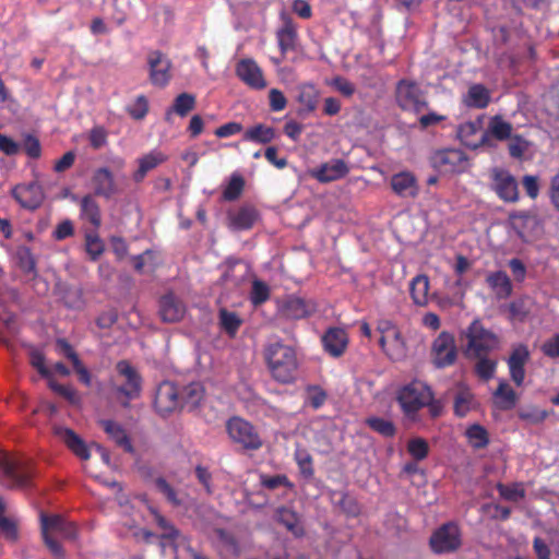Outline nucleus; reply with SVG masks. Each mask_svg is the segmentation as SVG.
Instances as JSON below:
<instances>
[{"instance_id": "f257e3e1", "label": "nucleus", "mask_w": 559, "mask_h": 559, "mask_svg": "<svg viewBox=\"0 0 559 559\" xmlns=\"http://www.w3.org/2000/svg\"><path fill=\"white\" fill-rule=\"evenodd\" d=\"M263 355L274 381L281 384H293L297 380L299 359L294 346L276 341L265 346Z\"/></svg>"}, {"instance_id": "f03ea898", "label": "nucleus", "mask_w": 559, "mask_h": 559, "mask_svg": "<svg viewBox=\"0 0 559 559\" xmlns=\"http://www.w3.org/2000/svg\"><path fill=\"white\" fill-rule=\"evenodd\" d=\"M41 537L56 559H64L66 554L63 547L51 535L50 532L59 533L64 539L75 540L79 535L78 526L74 522L67 521L59 514L47 515L40 514Z\"/></svg>"}, {"instance_id": "7ed1b4c3", "label": "nucleus", "mask_w": 559, "mask_h": 559, "mask_svg": "<svg viewBox=\"0 0 559 559\" xmlns=\"http://www.w3.org/2000/svg\"><path fill=\"white\" fill-rule=\"evenodd\" d=\"M461 336L466 338L464 354L466 357L488 356L500 346L499 336L486 329L479 319H475L462 331Z\"/></svg>"}, {"instance_id": "20e7f679", "label": "nucleus", "mask_w": 559, "mask_h": 559, "mask_svg": "<svg viewBox=\"0 0 559 559\" xmlns=\"http://www.w3.org/2000/svg\"><path fill=\"white\" fill-rule=\"evenodd\" d=\"M433 399L429 385L420 380H413L400 389L397 401L406 417L414 419L416 414Z\"/></svg>"}, {"instance_id": "39448f33", "label": "nucleus", "mask_w": 559, "mask_h": 559, "mask_svg": "<svg viewBox=\"0 0 559 559\" xmlns=\"http://www.w3.org/2000/svg\"><path fill=\"white\" fill-rule=\"evenodd\" d=\"M0 472L8 488L24 489L32 484L33 469L29 463L8 452L0 451Z\"/></svg>"}, {"instance_id": "423d86ee", "label": "nucleus", "mask_w": 559, "mask_h": 559, "mask_svg": "<svg viewBox=\"0 0 559 559\" xmlns=\"http://www.w3.org/2000/svg\"><path fill=\"white\" fill-rule=\"evenodd\" d=\"M226 431L233 442L243 450L257 451L262 448L263 440L258 429L248 420L234 416L226 423Z\"/></svg>"}, {"instance_id": "0eeeda50", "label": "nucleus", "mask_w": 559, "mask_h": 559, "mask_svg": "<svg viewBox=\"0 0 559 559\" xmlns=\"http://www.w3.org/2000/svg\"><path fill=\"white\" fill-rule=\"evenodd\" d=\"M429 547L435 555H447L462 547V532L455 522H447L436 528L429 537Z\"/></svg>"}, {"instance_id": "6e6552de", "label": "nucleus", "mask_w": 559, "mask_h": 559, "mask_svg": "<svg viewBox=\"0 0 559 559\" xmlns=\"http://www.w3.org/2000/svg\"><path fill=\"white\" fill-rule=\"evenodd\" d=\"M395 99L401 109L416 114H419L428 107V102L419 85L409 80H401L397 82Z\"/></svg>"}, {"instance_id": "1a4fd4ad", "label": "nucleus", "mask_w": 559, "mask_h": 559, "mask_svg": "<svg viewBox=\"0 0 559 559\" xmlns=\"http://www.w3.org/2000/svg\"><path fill=\"white\" fill-rule=\"evenodd\" d=\"M511 228L524 242L535 240L542 233V223L534 211H513L508 217Z\"/></svg>"}, {"instance_id": "9d476101", "label": "nucleus", "mask_w": 559, "mask_h": 559, "mask_svg": "<svg viewBox=\"0 0 559 559\" xmlns=\"http://www.w3.org/2000/svg\"><path fill=\"white\" fill-rule=\"evenodd\" d=\"M490 181L491 190L500 200L507 203H515L519 201V185L509 170L499 167L492 168L490 170Z\"/></svg>"}, {"instance_id": "9b49d317", "label": "nucleus", "mask_w": 559, "mask_h": 559, "mask_svg": "<svg viewBox=\"0 0 559 559\" xmlns=\"http://www.w3.org/2000/svg\"><path fill=\"white\" fill-rule=\"evenodd\" d=\"M457 347L455 337L448 331H442L432 342L431 360L437 368H445L455 364Z\"/></svg>"}, {"instance_id": "f8f14e48", "label": "nucleus", "mask_w": 559, "mask_h": 559, "mask_svg": "<svg viewBox=\"0 0 559 559\" xmlns=\"http://www.w3.org/2000/svg\"><path fill=\"white\" fill-rule=\"evenodd\" d=\"M430 163L440 173H462L467 166V156L460 148H442L431 155Z\"/></svg>"}, {"instance_id": "ddd939ff", "label": "nucleus", "mask_w": 559, "mask_h": 559, "mask_svg": "<svg viewBox=\"0 0 559 559\" xmlns=\"http://www.w3.org/2000/svg\"><path fill=\"white\" fill-rule=\"evenodd\" d=\"M180 405L179 390L174 382L163 381L155 391L154 408L162 417H167L177 411Z\"/></svg>"}, {"instance_id": "4468645a", "label": "nucleus", "mask_w": 559, "mask_h": 559, "mask_svg": "<svg viewBox=\"0 0 559 559\" xmlns=\"http://www.w3.org/2000/svg\"><path fill=\"white\" fill-rule=\"evenodd\" d=\"M117 371L124 379L117 391L124 395L126 400L121 402L124 407L129 406V402L140 396L142 379L139 372L128 362L121 360L117 364Z\"/></svg>"}, {"instance_id": "2eb2a0df", "label": "nucleus", "mask_w": 559, "mask_h": 559, "mask_svg": "<svg viewBox=\"0 0 559 559\" xmlns=\"http://www.w3.org/2000/svg\"><path fill=\"white\" fill-rule=\"evenodd\" d=\"M235 73L251 90L261 91L267 86L263 70L252 58L240 59L236 63Z\"/></svg>"}, {"instance_id": "dca6fc26", "label": "nucleus", "mask_w": 559, "mask_h": 559, "mask_svg": "<svg viewBox=\"0 0 559 559\" xmlns=\"http://www.w3.org/2000/svg\"><path fill=\"white\" fill-rule=\"evenodd\" d=\"M12 198L26 210H37L45 200L43 187L37 181L20 183L11 190Z\"/></svg>"}, {"instance_id": "f3484780", "label": "nucleus", "mask_w": 559, "mask_h": 559, "mask_svg": "<svg viewBox=\"0 0 559 559\" xmlns=\"http://www.w3.org/2000/svg\"><path fill=\"white\" fill-rule=\"evenodd\" d=\"M281 26L276 31L278 48L283 56L288 51H294L298 44L297 24L286 11L280 13Z\"/></svg>"}, {"instance_id": "a211bd4d", "label": "nucleus", "mask_w": 559, "mask_h": 559, "mask_svg": "<svg viewBox=\"0 0 559 559\" xmlns=\"http://www.w3.org/2000/svg\"><path fill=\"white\" fill-rule=\"evenodd\" d=\"M531 358V353L525 344H516L507 360L511 380L521 386L525 379V366Z\"/></svg>"}, {"instance_id": "6ab92c4d", "label": "nucleus", "mask_w": 559, "mask_h": 559, "mask_svg": "<svg viewBox=\"0 0 559 559\" xmlns=\"http://www.w3.org/2000/svg\"><path fill=\"white\" fill-rule=\"evenodd\" d=\"M150 67V80L153 85L158 87L166 86L170 81L171 63L160 51L150 52L147 58Z\"/></svg>"}, {"instance_id": "aec40b11", "label": "nucleus", "mask_w": 559, "mask_h": 559, "mask_svg": "<svg viewBox=\"0 0 559 559\" xmlns=\"http://www.w3.org/2000/svg\"><path fill=\"white\" fill-rule=\"evenodd\" d=\"M512 135V123L506 121L502 116L496 115L490 118L487 130L483 132V142H485V146L492 147V140L503 142Z\"/></svg>"}, {"instance_id": "412c9836", "label": "nucleus", "mask_w": 559, "mask_h": 559, "mask_svg": "<svg viewBox=\"0 0 559 559\" xmlns=\"http://www.w3.org/2000/svg\"><path fill=\"white\" fill-rule=\"evenodd\" d=\"M379 345L392 360L400 361L407 356L408 348L400 330H391L388 336H380Z\"/></svg>"}, {"instance_id": "4be33fe9", "label": "nucleus", "mask_w": 559, "mask_h": 559, "mask_svg": "<svg viewBox=\"0 0 559 559\" xmlns=\"http://www.w3.org/2000/svg\"><path fill=\"white\" fill-rule=\"evenodd\" d=\"M186 313V306L173 293H168L159 299V316L164 322L175 323L180 321Z\"/></svg>"}, {"instance_id": "5701e85b", "label": "nucleus", "mask_w": 559, "mask_h": 559, "mask_svg": "<svg viewBox=\"0 0 559 559\" xmlns=\"http://www.w3.org/2000/svg\"><path fill=\"white\" fill-rule=\"evenodd\" d=\"M180 405L189 412L199 408L205 400L206 390L202 382L194 381L182 386L179 391Z\"/></svg>"}, {"instance_id": "b1692460", "label": "nucleus", "mask_w": 559, "mask_h": 559, "mask_svg": "<svg viewBox=\"0 0 559 559\" xmlns=\"http://www.w3.org/2000/svg\"><path fill=\"white\" fill-rule=\"evenodd\" d=\"M92 183L94 194L105 199H111L119 192L112 173L106 167H100L94 171Z\"/></svg>"}, {"instance_id": "393cba45", "label": "nucleus", "mask_w": 559, "mask_h": 559, "mask_svg": "<svg viewBox=\"0 0 559 559\" xmlns=\"http://www.w3.org/2000/svg\"><path fill=\"white\" fill-rule=\"evenodd\" d=\"M316 311V305L297 296H289L282 305L283 317L289 320H300Z\"/></svg>"}, {"instance_id": "a878e982", "label": "nucleus", "mask_w": 559, "mask_h": 559, "mask_svg": "<svg viewBox=\"0 0 559 559\" xmlns=\"http://www.w3.org/2000/svg\"><path fill=\"white\" fill-rule=\"evenodd\" d=\"M349 171L348 166L343 159H332L322 164L312 170L311 176L319 182L328 183L344 178Z\"/></svg>"}, {"instance_id": "bb28decb", "label": "nucleus", "mask_w": 559, "mask_h": 559, "mask_svg": "<svg viewBox=\"0 0 559 559\" xmlns=\"http://www.w3.org/2000/svg\"><path fill=\"white\" fill-rule=\"evenodd\" d=\"M483 132L480 120L466 121L457 127L456 135L463 145L471 150H477L485 146Z\"/></svg>"}, {"instance_id": "cd10ccee", "label": "nucleus", "mask_w": 559, "mask_h": 559, "mask_svg": "<svg viewBox=\"0 0 559 559\" xmlns=\"http://www.w3.org/2000/svg\"><path fill=\"white\" fill-rule=\"evenodd\" d=\"M322 344L329 355L340 357L347 348V333L341 328H330L322 336Z\"/></svg>"}, {"instance_id": "c85d7f7f", "label": "nucleus", "mask_w": 559, "mask_h": 559, "mask_svg": "<svg viewBox=\"0 0 559 559\" xmlns=\"http://www.w3.org/2000/svg\"><path fill=\"white\" fill-rule=\"evenodd\" d=\"M80 219L90 224L88 229H99L102 226V210L92 194H86L80 200Z\"/></svg>"}, {"instance_id": "c756f323", "label": "nucleus", "mask_w": 559, "mask_h": 559, "mask_svg": "<svg viewBox=\"0 0 559 559\" xmlns=\"http://www.w3.org/2000/svg\"><path fill=\"white\" fill-rule=\"evenodd\" d=\"M258 218L259 213L251 205H243L237 211L228 213L229 227L234 230L251 229Z\"/></svg>"}, {"instance_id": "7c9ffc66", "label": "nucleus", "mask_w": 559, "mask_h": 559, "mask_svg": "<svg viewBox=\"0 0 559 559\" xmlns=\"http://www.w3.org/2000/svg\"><path fill=\"white\" fill-rule=\"evenodd\" d=\"M391 188L399 197L415 198L418 193L416 177L409 171H401L391 178Z\"/></svg>"}, {"instance_id": "2f4dec72", "label": "nucleus", "mask_w": 559, "mask_h": 559, "mask_svg": "<svg viewBox=\"0 0 559 559\" xmlns=\"http://www.w3.org/2000/svg\"><path fill=\"white\" fill-rule=\"evenodd\" d=\"M486 283L498 299H508L513 293L512 282L504 271L489 273Z\"/></svg>"}, {"instance_id": "473e14b6", "label": "nucleus", "mask_w": 559, "mask_h": 559, "mask_svg": "<svg viewBox=\"0 0 559 559\" xmlns=\"http://www.w3.org/2000/svg\"><path fill=\"white\" fill-rule=\"evenodd\" d=\"M102 427L109 438L127 453L133 454L135 452L134 447L126 431V429L118 423L107 419L100 421Z\"/></svg>"}, {"instance_id": "72a5a7b5", "label": "nucleus", "mask_w": 559, "mask_h": 559, "mask_svg": "<svg viewBox=\"0 0 559 559\" xmlns=\"http://www.w3.org/2000/svg\"><path fill=\"white\" fill-rule=\"evenodd\" d=\"M56 433L61 438L66 445L81 460H88L90 450L83 439L70 428H58Z\"/></svg>"}, {"instance_id": "f704fd0d", "label": "nucleus", "mask_w": 559, "mask_h": 559, "mask_svg": "<svg viewBox=\"0 0 559 559\" xmlns=\"http://www.w3.org/2000/svg\"><path fill=\"white\" fill-rule=\"evenodd\" d=\"M167 159V156L160 151H151L138 159L139 167L133 174V180L141 182L148 171L156 168Z\"/></svg>"}, {"instance_id": "c9c22d12", "label": "nucleus", "mask_w": 559, "mask_h": 559, "mask_svg": "<svg viewBox=\"0 0 559 559\" xmlns=\"http://www.w3.org/2000/svg\"><path fill=\"white\" fill-rule=\"evenodd\" d=\"M490 103V93L483 84L469 86L464 97V104L469 108L484 109Z\"/></svg>"}, {"instance_id": "e433bc0d", "label": "nucleus", "mask_w": 559, "mask_h": 559, "mask_svg": "<svg viewBox=\"0 0 559 559\" xmlns=\"http://www.w3.org/2000/svg\"><path fill=\"white\" fill-rule=\"evenodd\" d=\"M15 259L19 269L24 274L32 277H36L38 275L37 260L29 247L19 246L15 251Z\"/></svg>"}, {"instance_id": "4c0bfd02", "label": "nucleus", "mask_w": 559, "mask_h": 559, "mask_svg": "<svg viewBox=\"0 0 559 559\" xmlns=\"http://www.w3.org/2000/svg\"><path fill=\"white\" fill-rule=\"evenodd\" d=\"M197 99L195 96L189 93L179 94L171 107L166 110L165 119L170 120L171 115L176 114L180 117H186L191 110L195 108Z\"/></svg>"}, {"instance_id": "58836bf2", "label": "nucleus", "mask_w": 559, "mask_h": 559, "mask_svg": "<svg viewBox=\"0 0 559 559\" xmlns=\"http://www.w3.org/2000/svg\"><path fill=\"white\" fill-rule=\"evenodd\" d=\"M411 297L415 305L424 307L428 304L429 278L426 275L415 276L409 286Z\"/></svg>"}, {"instance_id": "ea45409f", "label": "nucleus", "mask_w": 559, "mask_h": 559, "mask_svg": "<svg viewBox=\"0 0 559 559\" xmlns=\"http://www.w3.org/2000/svg\"><path fill=\"white\" fill-rule=\"evenodd\" d=\"M319 92L313 84H302L299 87L297 100L302 106L301 112L310 114L316 110Z\"/></svg>"}, {"instance_id": "a19ab883", "label": "nucleus", "mask_w": 559, "mask_h": 559, "mask_svg": "<svg viewBox=\"0 0 559 559\" xmlns=\"http://www.w3.org/2000/svg\"><path fill=\"white\" fill-rule=\"evenodd\" d=\"M275 130L263 123L255 124L246 130L243 140L260 144H267L275 139Z\"/></svg>"}, {"instance_id": "79ce46f5", "label": "nucleus", "mask_w": 559, "mask_h": 559, "mask_svg": "<svg viewBox=\"0 0 559 559\" xmlns=\"http://www.w3.org/2000/svg\"><path fill=\"white\" fill-rule=\"evenodd\" d=\"M276 521L295 536L304 535V528L299 525V518L295 511L286 507L278 508L276 511Z\"/></svg>"}, {"instance_id": "37998d69", "label": "nucleus", "mask_w": 559, "mask_h": 559, "mask_svg": "<svg viewBox=\"0 0 559 559\" xmlns=\"http://www.w3.org/2000/svg\"><path fill=\"white\" fill-rule=\"evenodd\" d=\"M218 320L221 329L225 331L226 334H228L230 337H234L237 334L239 328L242 324V319L238 316V313L229 311L225 308L219 309Z\"/></svg>"}, {"instance_id": "c03bdc74", "label": "nucleus", "mask_w": 559, "mask_h": 559, "mask_svg": "<svg viewBox=\"0 0 559 559\" xmlns=\"http://www.w3.org/2000/svg\"><path fill=\"white\" fill-rule=\"evenodd\" d=\"M61 301L69 309H82L85 305L82 288L78 286L63 287L61 290Z\"/></svg>"}, {"instance_id": "a18cd8bd", "label": "nucleus", "mask_w": 559, "mask_h": 559, "mask_svg": "<svg viewBox=\"0 0 559 559\" xmlns=\"http://www.w3.org/2000/svg\"><path fill=\"white\" fill-rule=\"evenodd\" d=\"M493 395L502 409H510L516 403V393L506 381H500Z\"/></svg>"}, {"instance_id": "49530a36", "label": "nucleus", "mask_w": 559, "mask_h": 559, "mask_svg": "<svg viewBox=\"0 0 559 559\" xmlns=\"http://www.w3.org/2000/svg\"><path fill=\"white\" fill-rule=\"evenodd\" d=\"M98 229H86L85 249L92 260H97L105 250L104 241L98 236Z\"/></svg>"}, {"instance_id": "de8ad7c7", "label": "nucleus", "mask_w": 559, "mask_h": 559, "mask_svg": "<svg viewBox=\"0 0 559 559\" xmlns=\"http://www.w3.org/2000/svg\"><path fill=\"white\" fill-rule=\"evenodd\" d=\"M305 391V403L309 405L312 409L317 411L325 404L328 400V393L322 386L317 384H310L306 386Z\"/></svg>"}, {"instance_id": "09e8293b", "label": "nucleus", "mask_w": 559, "mask_h": 559, "mask_svg": "<svg viewBox=\"0 0 559 559\" xmlns=\"http://www.w3.org/2000/svg\"><path fill=\"white\" fill-rule=\"evenodd\" d=\"M366 425L385 438H392L396 433V427L392 420L382 417H368Z\"/></svg>"}, {"instance_id": "8fccbe9b", "label": "nucleus", "mask_w": 559, "mask_h": 559, "mask_svg": "<svg viewBox=\"0 0 559 559\" xmlns=\"http://www.w3.org/2000/svg\"><path fill=\"white\" fill-rule=\"evenodd\" d=\"M466 437L474 449H484L489 444L487 430L478 424H474L466 429Z\"/></svg>"}, {"instance_id": "3c124183", "label": "nucleus", "mask_w": 559, "mask_h": 559, "mask_svg": "<svg viewBox=\"0 0 559 559\" xmlns=\"http://www.w3.org/2000/svg\"><path fill=\"white\" fill-rule=\"evenodd\" d=\"M474 395L467 389L460 390L454 397V413L459 417H464L472 409Z\"/></svg>"}, {"instance_id": "603ef678", "label": "nucleus", "mask_w": 559, "mask_h": 559, "mask_svg": "<svg viewBox=\"0 0 559 559\" xmlns=\"http://www.w3.org/2000/svg\"><path fill=\"white\" fill-rule=\"evenodd\" d=\"M243 188H245V179L242 178V176L239 174H233L229 179V182L223 190V193H222L223 200L229 201V202L237 200L241 195Z\"/></svg>"}, {"instance_id": "864d4df0", "label": "nucleus", "mask_w": 559, "mask_h": 559, "mask_svg": "<svg viewBox=\"0 0 559 559\" xmlns=\"http://www.w3.org/2000/svg\"><path fill=\"white\" fill-rule=\"evenodd\" d=\"M294 456L300 474L307 479L312 478L314 475L312 455L306 449H297Z\"/></svg>"}, {"instance_id": "5fc2aeb1", "label": "nucleus", "mask_w": 559, "mask_h": 559, "mask_svg": "<svg viewBox=\"0 0 559 559\" xmlns=\"http://www.w3.org/2000/svg\"><path fill=\"white\" fill-rule=\"evenodd\" d=\"M497 490L501 498L512 502H518L523 499L526 493L522 483H513L511 485L498 483Z\"/></svg>"}, {"instance_id": "6e6d98bb", "label": "nucleus", "mask_w": 559, "mask_h": 559, "mask_svg": "<svg viewBox=\"0 0 559 559\" xmlns=\"http://www.w3.org/2000/svg\"><path fill=\"white\" fill-rule=\"evenodd\" d=\"M271 297V290L266 283L261 280H253L252 287L250 292V302L254 306H261L266 302Z\"/></svg>"}, {"instance_id": "4d7b16f0", "label": "nucleus", "mask_w": 559, "mask_h": 559, "mask_svg": "<svg viewBox=\"0 0 559 559\" xmlns=\"http://www.w3.org/2000/svg\"><path fill=\"white\" fill-rule=\"evenodd\" d=\"M248 272L249 266L247 264L236 262L228 265L226 272L224 273V280L226 282L233 283L235 286H238L245 281Z\"/></svg>"}, {"instance_id": "13d9d810", "label": "nucleus", "mask_w": 559, "mask_h": 559, "mask_svg": "<svg viewBox=\"0 0 559 559\" xmlns=\"http://www.w3.org/2000/svg\"><path fill=\"white\" fill-rule=\"evenodd\" d=\"M508 151L511 157L522 159L528 150V141L521 134H513L509 140Z\"/></svg>"}, {"instance_id": "bf43d9fd", "label": "nucleus", "mask_w": 559, "mask_h": 559, "mask_svg": "<svg viewBox=\"0 0 559 559\" xmlns=\"http://www.w3.org/2000/svg\"><path fill=\"white\" fill-rule=\"evenodd\" d=\"M476 358L478 359L475 365L476 374L485 381L490 380L495 376L497 361L487 358V356H480Z\"/></svg>"}, {"instance_id": "052dcab7", "label": "nucleus", "mask_w": 559, "mask_h": 559, "mask_svg": "<svg viewBox=\"0 0 559 559\" xmlns=\"http://www.w3.org/2000/svg\"><path fill=\"white\" fill-rule=\"evenodd\" d=\"M156 489L164 495V497L167 499V501L174 506L179 507L181 506L182 501L178 497V492L175 490V488L164 478V477H157L154 481Z\"/></svg>"}, {"instance_id": "680f3d73", "label": "nucleus", "mask_w": 559, "mask_h": 559, "mask_svg": "<svg viewBox=\"0 0 559 559\" xmlns=\"http://www.w3.org/2000/svg\"><path fill=\"white\" fill-rule=\"evenodd\" d=\"M154 521L157 526L163 531L160 537L164 539L175 540L179 536V531L159 512L152 510Z\"/></svg>"}, {"instance_id": "e2e57ef3", "label": "nucleus", "mask_w": 559, "mask_h": 559, "mask_svg": "<svg viewBox=\"0 0 559 559\" xmlns=\"http://www.w3.org/2000/svg\"><path fill=\"white\" fill-rule=\"evenodd\" d=\"M407 451L415 461H423L428 456L429 445L423 438H413L407 442Z\"/></svg>"}, {"instance_id": "0e129e2a", "label": "nucleus", "mask_w": 559, "mask_h": 559, "mask_svg": "<svg viewBox=\"0 0 559 559\" xmlns=\"http://www.w3.org/2000/svg\"><path fill=\"white\" fill-rule=\"evenodd\" d=\"M217 536L219 538V542L223 544L225 551L233 556V557H239L241 554L240 545L237 540V538L228 533L225 530H218Z\"/></svg>"}, {"instance_id": "69168bd1", "label": "nucleus", "mask_w": 559, "mask_h": 559, "mask_svg": "<svg viewBox=\"0 0 559 559\" xmlns=\"http://www.w3.org/2000/svg\"><path fill=\"white\" fill-rule=\"evenodd\" d=\"M45 362V355L40 350L32 348L29 352V364L38 371V373L43 378L50 379L52 377V373L50 369L47 368Z\"/></svg>"}, {"instance_id": "338daca9", "label": "nucleus", "mask_w": 559, "mask_h": 559, "mask_svg": "<svg viewBox=\"0 0 559 559\" xmlns=\"http://www.w3.org/2000/svg\"><path fill=\"white\" fill-rule=\"evenodd\" d=\"M128 114L135 120L143 119L148 112V102L144 95H139L135 102L127 107Z\"/></svg>"}, {"instance_id": "774afa93", "label": "nucleus", "mask_w": 559, "mask_h": 559, "mask_svg": "<svg viewBox=\"0 0 559 559\" xmlns=\"http://www.w3.org/2000/svg\"><path fill=\"white\" fill-rule=\"evenodd\" d=\"M548 415L549 413L547 411L540 409L538 407H530L519 413V417L522 420L533 425L542 424L548 417Z\"/></svg>"}]
</instances>
